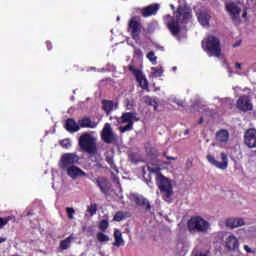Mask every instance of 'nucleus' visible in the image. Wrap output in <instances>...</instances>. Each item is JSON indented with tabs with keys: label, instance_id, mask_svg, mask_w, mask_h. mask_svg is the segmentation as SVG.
Here are the masks:
<instances>
[{
	"label": "nucleus",
	"instance_id": "obj_37",
	"mask_svg": "<svg viewBox=\"0 0 256 256\" xmlns=\"http://www.w3.org/2000/svg\"><path fill=\"white\" fill-rule=\"evenodd\" d=\"M66 215H67L68 219H70V221H73V219H75V217L73 216V215H75V209H73L71 207H67Z\"/></svg>",
	"mask_w": 256,
	"mask_h": 256
},
{
	"label": "nucleus",
	"instance_id": "obj_18",
	"mask_svg": "<svg viewBox=\"0 0 256 256\" xmlns=\"http://www.w3.org/2000/svg\"><path fill=\"white\" fill-rule=\"evenodd\" d=\"M170 19V22H167V27L169 31L175 36L181 33V25L179 21L175 20V18L171 17L170 15L167 16Z\"/></svg>",
	"mask_w": 256,
	"mask_h": 256
},
{
	"label": "nucleus",
	"instance_id": "obj_56",
	"mask_svg": "<svg viewBox=\"0 0 256 256\" xmlns=\"http://www.w3.org/2000/svg\"><path fill=\"white\" fill-rule=\"evenodd\" d=\"M27 215H28V216H29V215H33V213H31V212H28V213H27Z\"/></svg>",
	"mask_w": 256,
	"mask_h": 256
},
{
	"label": "nucleus",
	"instance_id": "obj_35",
	"mask_svg": "<svg viewBox=\"0 0 256 256\" xmlns=\"http://www.w3.org/2000/svg\"><path fill=\"white\" fill-rule=\"evenodd\" d=\"M147 59H149V61L152 62V65H157V57L155 56V52L150 51L147 54Z\"/></svg>",
	"mask_w": 256,
	"mask_h": 256
},
{
	"label": "nucleus",
	"instance_id": "obj_29",
	"mask_svg": "<svg viewBox=\"0 0 256 256\" xmlns=\"http://www.w3.org/2000/svg\"><path fill=\"white\" fill-rule=\"evenodd\" d=\"M71 241H73V236H68L66 239L60 241V249L65 251L71 247Z\"/></svg>",
	"mask_w": 256,
	"mask_h": 256
},
{
	"label": "nucleus",
	"instance_id": "obj_3",
	"mask_svg": "<svg viewBox=\"0 0 256 256\" xmlns=\"http://www.w3.org/2000/svg\"><path fill=\"white\" fill-rule=\"evenodd\" d=\"M156 184L163 197L170 199V197L173 195V185L171 184V180H169V178L165 177L163 174H158L156 176Z\"/></svg>",
	"mask_w": 256,
	"mask_h": 256
},
{
	"label": "nucleus",
	"instance_id": "obj_46",
	"mask_svg": "<svg viewBox=\"0 0 256 256\" xmlns=\"http://www.w3.org/2000/svg\"><path fill=\"white\" fill-rule=\"evenodd\" d=\"M152 107H154V111H157L159 104L156 102L153 103Z\"/></svg>",
	"mask_w": 256,
	"mask_h": 256
},
{
	"label": "nucleus",
	"instance_id": "obj_26",
	"mask_svg": "<svg viewBox=\"0 0 256 256\" xmlns=\"http://www.w3.org/2000/svg\"><path fill=\"white\" fill-rule=\"evenodd\" d=\"M216 141L218 143H227L229 141V131L221 129L216 133Z\"/></svg>",
	"mask_w": 256,
	"mask_h": 256
},
{
	"label": "nucleus",
	"instance_id": "obj_44",
	"mask_svg": "<svg viewBox=\"0 0 256 256\" xmlns=\"http://www.w3.org/2000/svg\"><path fill=\"white\" fill-rule=\"evenodd\" d=\"M163 155L166 157V159H168V161H177V157L167 156V151H164Z\"/></svg>",
	"mask_w": 256,
	"mask_h": 256
},
{
	"label": "nucleus",
	"instance_id": "obj_55",
	"mask_svg": "<svg viewBox=\"0 0 256 256\" xmlns=\"http://www.w3.org/2000/svg\"><path fill=\"white\" fill-rule=\"evenodd\" d=\"M172 69L173 71H177V66H174Z\"/></svg>",
	"mask_w": 256,
	"mask_h": 256
},
{
	"label": "nucleus",
	"instance_id": "obj_20",
	"mask_svg": "<svg viewBox=\"0 0 256 256\" xmlns=\"http://www.w3.org/2000/svg\"><path fill=\"white\" fill-rule=\"evenodd\" d=\"M96 185L97 187H99L103 195H109V191H111V187H109V182L107 181V178H97Z\"/></svg>",
	"mask_w": 256,
	"mask_h": 256
},
{
	"label": "nucleus",
	"instance_id": "obj_17",
	"mask_svg": "<svg viewBox=\"0 0 256 256\" xmlns=\"http://www.w3.org/2000/svg\"><path fill=\"white\" fill-rule=\"evenodd\" d=\"M78 125L80 129H97L98 123L91 120V117H83L82 119L78 120Z\"/></svg>",
	"mask_w": 256,
	"mask_h": 256
},
{
	"label": "nucleus",
	"instance_id": "obj_40",
	"mask_svg": "<svg viewBox=\"0 0 256 256\" xmlns=\"http://www.w3.org/2000/svg\"><path fill=\"white\" fill-rule=\"evenodd\" d=\"M60 145H61V147H63V149H69V147H71V140L64 139V140L60 141Z\"/></svg>",
	"mask_w": 256,
	"mask_h": 256
},
{
	"label": "nucleus",
	"instance_id": "obj_41",
	"mask_svg": "<svg viewBox=\"0 0 256 256\" xmlns=\"http://www.w3.org/2000/svg\"><path fill=\"white\" fill-rule=\"evenodd\" d=\"M146 33L151 35V33H155V23H149L146 28Z\"/></svg>",
	"mask_w": 256,
	"mask_h": 256
},
{
	"label": "nucleus",
	"instance_id": "obj_23",
	"mask_svg": "<svg viewBox=\"0 0 256 256\" xmlns=\"http://www.w3.org/2000/svg\"><path fill=\"white\" fill-rule=\"evenodd\" d=\"M65 129L69 133H77L81 127L79 126V123H76L73 118H68L65 123Z\"/></svg>",
	"mask_w": 256,
	"mask_h": 256
},
{
	"label": "nucleus",
	"instance_id": "obj_1",
	"mask_svg": "<svg viewBox=\"0 0 256 256\" xmlns=\"http://www.w3.org/2000/svg\"><path fill=\"white\" fill-rule=\"evenodd\" d=\"M78 145L88 155H97V138L93 137L90 133H83L78 140Z\"/></svg>",
	"mask_w": 256,
	"mask_h": 256
},
{
	"label": "nucleus",
	"instance_id": "obj_16",
	"mask_svg": "<svg viewBox=\"0 0 256 256\" xmlns=\"http://www.w3.org/2000/svg\"><path fill=\"white\" fill-rule=\"evenodd\" d=\"M67 175L71 177L72 179H77V177H87V174L85 171L81 170V168L72 165L66 168Z\"/></svg>",
	"mask_w": 256,
	"mask_h": 256
},
{
	"label": "nucleus",
	"instance_id": "obj_9",
	"mask_svg": "<svg viewBox=\"0 0 256 256\" xmlns=\"http://www.w3.org/2000/svg\"><path fill=\"white\" fill-rule=\"evenodd\" d=\"M191 13V8L186 5H179L176 11V21L179 23H189L192 17Z\"/></svg>",
	"mask_w": 256,
	"mask_h": 256
},
{
	"label": "nucleus",
	"instance_id": "obj_49",
	"mask_svg": "<svg viewBox=\"0 0 256 256\" xmlns=\"http://www.w3.org/2000/svg\"><path fill=\"white\" fill-rule=\"evenodd\" d=\"M235 67H236V69L241 70V63L236 62V63H235Z\"/></svg>",
	"mask_w": 256,
	"mask_h": 256
},
{
	"label": "nucleus",
	"instance_id": "obj_38",
	"mask_svg": "<svg viewBox=\"0 0 256 256\" xmlns=\"http://www.w3.org/2000/svg\"><path fill=\"white\" fill-rule=\"evenodd\" d=\"M87 211L88 213H90L91 216L95 215V213H97V203L90 204V206H88Z\"/></svg>",
	"mask_w": 256,
	"mask_h": 256
},
{
	"label": "nucleus",
	"instance_id": "obj_12",
	"mask_svg": "<svg viewBox=\"0 0 256 256\" xmlns=\"http://www.w3.org/2000/svg\"><path fill=\"white\" fill-rule=\"evenodd\" d=\"M236 107L238 111H242V113H247V111H253V103H251V99L249 96L243 95L240 96L236 102Z\"/></svg>",
	"mask_w": 256,
	"mask_h": 256
},
{
	"label": "nucleus",
	"instance_id": "obj_54",
	"mask_svg": "<svg viewBox=\"0 0 256 256\" xmlns=\"http://www.w3.org/2000/svg\"><path fill=\"white\" fill-rule=\"evenodd\" d=\"M163 165H170V163L165 161V162H163Z\"/></svg>",
	"mask_w": 256,
	"mask_h": 256
},
{
	"label": "nucleus",
	"instance_id": "obj_47",
	"mask_svg": "<svg viewBox=\"0 0 256 256\" xmlns=\"http://www.w3.org/2000/svg\"><path fill=\"white\" fill-rule=\"evenodd\" d=\"M244 249L246 250L247 253H251V247L245 245Z\"/></svg>",
	"mask_w": 256,
	"mask_h": 256
},
{
	"label": "nucleus",
	"instance_id": "obj_4",
	"mask_svg": "<svg viewBox=\"0 0 256 256\" xmlns=\"http://www.w3.org/2000/svg\"><path fill=\"white\" fill-rule=\"evenodd\" d=\"M141 31H143V24H141V17L133 16L128 22V32L134 41L141 39Z\"/></svg>",
	"mask_w": 256,
	"mask_h": 256
},
{
	"label": "nucleus",
	"instance_id": "obj_11",
	"mask_svg": "<svg viewBox=\"0 0 256 256\" xmlns=\"http://www.w3.org/2000/svg\"><path fill=\"white\" fill-rule=\"evenodd\" d=\"M225 10L231 17L232 21H235L241 17V7L236 2L229 1L225 3Z\"/></svg>",
	"mask_w": 256,
	"mask_h": 256
},
{
	"label": "nucleus",
	"instance_id": "obj_42",
	"mask_svg": "<svg viewBox=\"0 0 256 256\" xmlns=\"http://www.w3.org/2000/svg\"><path fill=\"white\" fill-rule=\"evenodd\" d=\"M152 71H154V76L155 77H161V75H163V67L152 68Z\"/></svg>",
	"mask_w": 256,
	"mask_h": 256
},
{
	"label": "nucleus",
	"instance_id": "obj_45",
	"mask_svg": "<svg viewBox=\"0 0 256 256\" xmlns=\"http://www.w3.org/2000/svg\"><path fill=\"white\" fill-rule=\"evenodd\" d=\"M46 47L48 51H51L53 49V44L50 41H46Z\"/></svg>",
	"mask_w": 256,
	"mask_h": 256
},
{
	"label": "nucleus",
	"instance_id": "obj_7",
	"mask_svg": "<svg viewBox=\"0 0 256 256\" xmlns=\"http://www.w3.org/2000/svg\"><path fill=\"white\" fill-rule=\"evenodd\" d=\"M128 70L130 71V73H132V75H134L141 89H144V90L149 89V81L147 80V78L139 68H135V66L129 65Z\"/></svg>",
	"mask_w": 256,
	"mask_h": 256
},
{
	"label": "nucleus",
	"instance_id": "obj_52",
	"mask_svg": "<svg viewBox=\"0 0 256 256\" xmlns=\"http://www.w3.org/2000/svg\"><path fill=\"white\" fill-rule=\"evenodd\" d=\"M203 121H204V119H203V117H201L198 123L201 125V123H203Z\"/></svg>",
	"mask_w": 256,
	"mask_h": 256
},
{
	"label": "nucleus",
	"instance_id": "obj_51",
	"mask_svg": "<svg viewBox=\"0 0 256 256\" xmlns=\"http://www.w3.org/2000/svg\"><path fill=\"white\" fill-rule=\"evenodd\" d=\"M242 17H243V18L247 17V11H244V12H243Z\"/></svg>",
	"mask_w": 256,
	"mask_h": 256
},
{
	"label": "nucleus",
	"instance_id": "obj_48",
	"mask_svg": "<svg viewBox=\"0 0 256 256\" xmlns=\"http://www.w3.org/2000/svg\"><path fill=\"white\" fill-rule=\"evenodd\" d=\"M240 45H241V40L235 42V43L233 44V47H239Z\"/></svg>",
	"mask_w": 256,
	"mask_h": 256
},
{
	"label": "nucleus",
	"instance_id": "obj_22",
	"mask_svg": "<svg viewBox=\"0 0 256 256\" xmlns=\"http://www.w3.org/2000/svg\"><path fill=\"white\" fill-rule=\"evenodd\" d=\"M118 107V104L111 100H102V109L103 111L106 112V115H111V113L113 111H115V109H117Z\"/></svg>",
	"mask_w": 256,
	"mask_h": 256
},
{
	"label": "nucleus",
	"instance_id": "obj_30",
	"mask_svg": "<svg viewBox=\"0 0 256 256\" xmlns=\"http://www.w3.org/2000/svg\"><path fill=\"white\" fill-rule=\"evenodd\" d=\"M96 239L99 243H107L109 241V236L103 232H98L96 234Z\"/></svg>",
	"mask_w": 256,
	"mask_h": 256
},
{
	"label": "nucleus",
	"instance_id": "obj_6",
	"mask_svg": "<svg viewBox=\"0 0 256 256\" xmlns=\"http://www.w3.org/2000/svg\"><path fill=\"white\" fill-rule=\"evenodd\" d=\"M220 157L222 160L221 162L217 161L215 156H213L212 154H208L206 156V159L208 163H210V165H213V167H216L217 169H221L222 171H225V169L229 167V157L225 152H222L220 154Z\"/></svg>",
	"mask_w": 256,
	"mask_h": 256
},
{
	"label": "nucleus",
	"instance_id": "obj_13",
	"mask_svg": "<svg viewBox=\"0 0 256 256\" xmlns=\"http://www.w3.org/2000/svg\"><path fill=\"white\" fill-rule=\"evenodd\" d=\"M139 116H137V111H131V112H123L122 115L117 119L118 123L120 125H123L124 123H137L139 121Z\"/></svg>",
	"mask_w": 256,
	"mask_h": 256
},
{
	"label": "nucleus",
	"instance_id": "obj_24",
	"mask_svg": "<svg viewBox=\"0 0 256 256\" xmlns=\"http://www.w3.org/2000/svg\"><path fill=\"white\" fill-rule=\"evenodd\" d=\"M226 247H227L228 251H235V249H237V247H239V240L237 239V237L230 235L226 239Z\"/></svg>",
	"mask_w": 256,
	"mask_h": 256
},
{
	"label": "nucleus",
	"instance_id": "obj_27",
	"mask_svg": "<svg viewBox=\"0 0 256 256\" xmlns=\"http://www.w3.org/2000/svg\"><path fill=\"white\" fill-rule=\"evenodd\" d=\"M131 217V213L124 212V211H117L113 217V221H116L117 223L121 221H125V219Z\"/></svg>",
	"mask_w": 256,
	"mask_h": 256
},
{
	"label": "nucleus",
	"instance_id": "obj_2",
	"mask_svg": "<svg viewBox=\"0 0 256 256\" xmlns=\"http://www.w3.org/2000/svg\"><path fill=\"white\" fill-rule=\"evenodd\" d=\"M211 224L201 216H192L187 222V229L190 233H202L205 235L209 231Z\"/></svg>",
	"mask_w": 256,
	"mask_h": 256
},
{
	"label": "nucleus",
	"instance_id": "obj_19",
	"mask_svg": "<svg viewBox=\"0 0 256 256\" xmlns=\"http://www.w3.org/2000/svg\"><path fill=\"white\" fill-rule=\"evenodd\" d=\"M159 11V4H151L141 9L142 17H151V15H157Z\"/></svg>",
	"mask_w": 256,
	"mask_h": 256
},
{
	"label": "nucleus",
	"instance_id": "obj_39",
	"mask_svg": "<svg viewBox=\"0 0 256 256\" xmlns=\"http://www.w3.org/2000/svg\"><path fill=\"white\" fill-rule=\"evenodd\" d=\"M143 101H144L145 105H148V106H152L156 102V100L151 98V96H144Z\"/></svg>",
	"mask_w": 256,
	"mask_h": 256
},
{
	"label": "nucleus",
	"instance_id": "obj_34",
	"mask_svg": "<svg viewBox=\"0 0 256 256\" xmlns=\"http://www.w3.org/2000/svg\"><path fill=\"white\" fill-rule=\"evenodd\" d=\"M98 227L100 231H107L109 229V221L105 219L101 220Z\"/></svg>",
	"mask_w": 256,
	"mask_h": 256
},
{
	"label": "nucleus",
	"instance_id": "obj_14",
	"mask_svg": "<svg viewBox=\"0 0 256 256\" xmlns=\"http://www.w3.org/2000/svg\"><path fill=\"white\" fill-rule=\"evenodd\" d=\"M244 143L249 147V149L256 148V130L255 128H250L246 130L244 134Z\"/></svg>",
	"mask_w": 256,
	"mask_h": 256
},
{
	"label": "nucleus",
	"instance_id": "obj_25",
	"mask_svg": "<svg viewBox=\"0 0 256 256\" xmlns=\"http://www.w3.org/2000/svg\"><path fill=\"white\" fill-rule=\"evenodd\" d=\"M209 21H211V14L209 12H200L198 14V22L202 27H209Z\"/></svg>",
	"mask_w": 256,
	"mask_h": 256
},
{
	"label": "nucleus",
	"instance_id": "obj_21",
	"mask_svg": "<svg viewBox=\"0 0 256 256\" xmlns=\"http://www.w3.org/2000/svg\"><path fill=\"white\" fill-rule=\"evenodd\" d=\"M225 224L226 227H230V229H237V227H243V225H245V220H243V218H228Z\"/></svg>",
	"mask_w": 256,
	"mask_h": 256
},
{
	"label": "nucleus",
	"instance_id": "obj_28",
	"mask_svg": "<svg viewBox=\"0 0 256 256\" xmlns=\"http://www.w3.org/2000/svg\"><path fill=\"white\" fill-rule=\"evenodd\" d=\"M114 239H115L114 247H121V243H124L123 235L119 230H115Z\"/></svg>",
	"mask_w": 256,
	"mask_h": 256
},
{
	"label": "nucleus",
	"instance_id": "obj_15",
	"mask_svg": "<svg viewBox=\"0 0 256 256\" xmlns=\"http://www.w3.org/2000/svg\"><path fill=\"white\" fill-rule=\"evenodd\" d=\"M130 199L135 201L138 207H145L146 211H151V203L149 200L139 194H131Z\"/></svg>",
	"mask_w": 256,
	"mask_h": 256
},
{
	"label": "nucleus",
	"instance_id": "obj_50",
	"mask_svg": "<svg viewBox=\"0 0 256 256\" xmlns=\"http://www.w3.org/2000/svg\"><path fill=\"white\" fill-rule=\"evenodd\" d=\"M5 241H7V238L0 237V244L5 243Z\"/></svg>",
	"mask_w": 256,
	"mask_h": 256
},
{
	"label": "nucleus",
	"instance_id": "obj_36",
	"mask_svg": "<svg viewBox=\"0 0 256 256\" xmlns=\"http://www.w3.org/2000/svg\"><path fill=\"white\" fill-rule=\"evenodd\" d=\"M106 163L110 165L111 169H113L114 171H117V165H115V161L113 160L112 156L106 157Z\"/></svg>",
	"mask_w": 256,
	"mask_h": 256
},
{
	"label": "nucleus",
	"instance_id": "obj_43",
	"mask_svg": "<svg viewBox=\"0 0 256 256\" xmlns=\"http://www.w3.org/2000/svg\"><path fill=\"white\" fill-rule=\"evenodd\" d=\"M133 47H134V55L138 57V59H141V57H143V51H141L140 48H137L135 46Z\"/></svg>",
	"mask_w": 256,
	"mask_h": 256
},
{
	"label": "nucleus",
	"instance_id": "obj_8",
	"mask_svg": "<svg viewBox=\"0 0 256 256\" xmlns=\"http://www.w3.org/2000/svg\"><path fill=\"white\" fill-rule=\"evenodd\" d=\"M102 141L106 143V145H111L117 141V136L113 132V128L110 123H106L102 129L100 134Z\"/></svg>",
	"mask_w": 256,
	"mask_h": 256
},
{
	"label": "nucleus",
	"instance_id": "obj_31",
	"mask_svg": "<svg viewBox=\"0 0 256 256\" xmlns=\"http://www.w3.org/2000/svg\"><path fill=\"white\" fill-rule=\"evenodd\" d=\"M147 170L149 173H156L157 175L161 174V168L158 165L147 164Z\"/></svg>",
	"mask_w": 256,
	"mask_h": 256
},
{
	"label": "nucleus",
	"instance_id": "obj_33",
	"mask_svg": "<svg viewBox=\"0 0 256 256\" xmlns=\"http://www.w3.org/2000/svg\"><path fill=\"white\" fill-rule=\"evenodd\" d=\"M119 131L120 133H127V131H133V124L127 123V125L125 126H120Z\"/></svg>",
	"mask_w": 256,
	"mask_h": 256
},
{
	"label": "nucleus",
	"instance_id": "obj_5",
	"mask_svg": "<svg viewBox=\"0 0 256 256\" xmlns=\"http://www.w3.org/2000/svg\"><path fill=\"white\" fill-rule=\"evenodd\" d=\"M206 51L214 57H221V41L215 36H208L206 41Z\"/></svg>",
	"mask_w": 256,
	"mask_h": 256
},
{
	"label": "nucleus",
	"instance_id": "obj_32",
	"mask_svg": "<svg viewBox=\"0 0 256 256\" xmlns=\"http://www.w3.org/2000/svg\"><path fill=\"white\" fill-rule=\"evenodd\" d=\"M11 219H15L13 216L8 217H0V229H3L7 223L11 221Z\"/></svg>",
	"mask_w": 256,
	"mask_h": 256
},
{
	"label": "nucleus",
	"instance_id": "obj_10",
	"mask_svg": "<svg viewBox=\"0 0 256 256\" xmlns=\"http://www.w3.org/2000/svg\"><path fill=\"white\" fill-rule=\"evenodd\" d=\"M75 163H79V157L75 153H65L61 156L60 159V167L63 170L75 165Z\"/></svg>",
	"mask_w": 256,
	"mask_h": 256
},
{
	"label": "nucleus",
	"instance_id": "obj_53",
	"mask_svg": "<svg viewBox=\"0 0 256 256\" xmlns=\"http://www.w3.org/2000/svg\"><path fill=\"white\" fill-rule=\"evenodd\" d=\"M184 135H189V130H185Z\"/></svg>",
	"mask_w": 256,
	"mask_h": 256
}]
</instances>
